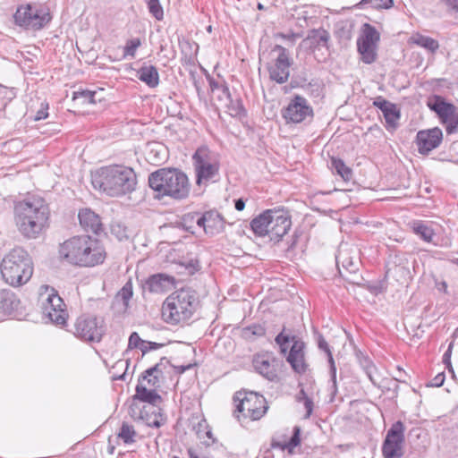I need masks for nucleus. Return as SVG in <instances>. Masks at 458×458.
<instances>
[{"instance_id": "nucleus-35", "label": "nucleus", "mask_w": 458, "mask_h": 458, "mask_svg": "<svg viewBox=\"0 0 458 458\" xmlns=\"http://www.w3.org/2000/svg\"><path fill=\"white\" fill-rule=\"evenodd\" d=\"M413 232L423 241L431 242L435 235L433 229L421 221H416L412 226Z\"/></svg>"}, {"instance_id": "nucleus-31", "label": "nucleus", "mask_w": 458, "mask_h": 458, "mask_svg": "<svg viewBox=\"0 0 458 458\" xmlns=\"http://www.w3.org/2000/svg\"><path fill=\"white\" fill-rule=\"evenodd\" d=\"M318 346L320 350L324 351L327 355L328 363H329V367H330L331 380H332L334 388H335L336 387V367H335V363L330 347L322 335H318Z\"/></svg>"}, {"instance_id": "nucleus-51", "label": "nucleus", "mask_w": 458, "mask_h": 458, "mask_svg": "<svg viewBox=\"0 0 458 458\" xmlns=\"http://www.w3.org/2000/svg\"><path fill=\"white\" fill-rule=\"evenodd\" d=\"M196 233L201 230L205 232L206 223L204 213L196 212Z\"/></svg>"}, {"instance_id": "nucleus-6", "label": "nucleus", "mask_w": 458, "mask_h": 458, "mask_svg": "<svg viewBox=\"0 0 458 458\" xmlns=\"http://www.w3.org/2000/svg\"><path fill=\"white\" fill-rule=\"evenodd\" d=\"M33 263L29 253L21 247L13 248L3 259L1 275L13 287L26 284L32 276Z\"/></svg>"}, {"instance_id": "nucleus-38", "label": "nucleus", "mask_w": 458, "mask_h": 458, "mask_svg": "<svg viewBox=\"0 0 458 458\" xmlns=\"http://www.w3.org/2000/svg\"><path fill=\"white\" fill-rule=\"evenodd\" d=\"M265 334V327L259 324H253L242 329V336L249 340L256 336H263Z\"/></svg>"}, {"instance_id": "nucleus-46", "label": "nucleus", "mask_w": 458, "mask_h": 458, "mask_svg": "<svg viewBox=\"0 0 458 458\" xmlns=\"http://www.w3.org/2000/svg\"><path fill=\"white\" fill-rule=\"evenodd\" d=\"M447 120V122L443 123L445 124L447 134L458 132V112H454Z\"/></svg>"}, {"instance_id": "nucleus-60", "label": "nucleus", "mask_w": 458, "mask_h": 458, "mask_svg": "<svg viewBox=\"0 0 458 458\" xmlns=\"http://www.w3.org/2000/svg\"><path fill=\"white\" fill-rule=\"evenodd\" d=\"M271 447L272 448H279L281 450H289V447L287 445V443H280V442H276V441H272L271 443Z\"/></svg>"}, {"instance_id": "nucleus-5", "label": "nucleus", "mask_w": 458, "mask_h": 458, "mask_svg": "<svg viewBox=\"0 0 458 458\" xmlns=\"http://www.w3.org/2000/svg\"><path fill=\"white\" fill-rule=\"evenodd\" d=\"M199 304V296L192 288H182L170 294L163 303L162 318L171 325L189 320Z\"/></svg>"}, {"instance_id": "nucleus-64", "label": "nucleus", "mask_w": 458, "mask_h": 458, "mask_svg": "<svg viewBox=\"0 0 458 458\" xmlns=\"http://www.w3.org/2000/svg\"><path fill=\"white\" fill-rule=\"evenodd\" d=\"M437 288H438L439 291H443L445 293H447V284L445 281L441 282L438 284Z\"/></svg>"}, {"instance_id": "nucleus-15", "label": "nucleus", "mask_w": 458, "mask_h": 458, "mask_svg": "<svg viewBox=\"0 0 458 458\" xmlns=\"http://www.w3.org/2000/svg\"><path fill=\"white\" fill-rule=\"evenodd\" d=\"M65 304L54 288L50 289L46 301L42 304V313L55 325H64L66 320Z\"/></svg>"}, {"instance_id": "nucleus-26", "label": "nucleus", "mask_w": 458, "mask_h": 458, "mask_svg": "<svg viewBox=\"0 0 458 458\" xmlns=\"http://www.w3.org/2000/svg\"><path fill=\"white\" fill-rule=\"evenodd\" d=\"M270 213H273L272 209H267L251 220L250 228L255 235L259 237L267 236Z\"/></svg>"}, {"instance_id": "nucleus-41", "label": "nucleus", "mask_w": 458, "mask_h": 458, "mask_svg": "<svg viewBox=\"0 0 458 458\" xmlns=\"http://www.w3.org/2000/svg\"><path fill=\"white\" fill-rule=\"evenodd\" d=\"M132 294V284L131 282H127L116 294V299L121 300L124 307L127 308Z\"/></svg>"}, {"instance_id": "nucleus-62", "label": "nucleus", "mask_w": 458, "mask_h": 458, "mask_svg": "<svg viewBox=\"0 0 458 458\" xmlns=\"http://www.w3.org/2000/svg\"><path fill=\"white\" fill-rule=\"evenodd\" d=\"M148 425L150 427H153V428H159V427H161L162 422L159 421L157 419H154L153 420L148 421Z\"/></svg>"}, {"instance_id": "nucleus-11", "label": "nucleus", "mask_w": 458, "mask_h": 458, "mask_svg": "<svg viewBox=\"0 0 458 458\" xmlns=\"http://www.w3.org/2000/svg\"><path fill=\"white\" fill-rule=\"evenodd\" d=\"M104 332V321L97 317L88 315L79 317L72 329L75 336L88 342H99Z\"/></svg>"}, {"instance_id": "nucleus-8", "label": "nucleus", "mask_w": 458, "mask_h": 458, "mask_svg": "<svg viewBox=\"0 0 458 458\" xmlns=\"http://www.w3.org/2000/svg\"><path fill=\"white\" fill-rule=\"evenodd\" d=\"M233 402L236 403V410L233 415L242 424L243 420H258L267 412L268 406L263 395L256 392L238 391L233 395Z\"/></svg>"}, {"instance_id": "nucleus-22", "label": "nucleus", "mask_w": 458, "mask_h": 458, "mask_svg": "<svg viewBox=\"0 0 458 458\" xmlns=\"http://www.w3.org/2000/svg\"><path fill=\"white\" fill-rule=\"evenodd\" d=\"M428 106L437 114L441 123L447 122V119L456 112V107L453 104L446 102L444 98L437 95L428 101Z\"/></svg>"}, {"instance_id": "nucleus-53", "label": "nucleus", "mask_w": 458, "mask_h": 458, "mask_svg": "<svg viewBox=\"0 0 458 458\" xmlns=\"http://www.w3.org/2000/svg\"><path fill=\"white\" fill-rule=\"evenodd\" d=\"M394 4V0H375L374 9H388Z\"/></svg>"}, {"instance_id": "nucleus-18", "label": "nucleus", "mask_w": 458, "mask_h": 458, "mask_svg": "<svg viewBox=\"0 0 458 458\" xmlns=\"http://www.w3.org/2000/svg\"><path fill=\"white\" fill-rule=\"evenodd\" d=\"M443 140V132L438 127L418 131L416 144L418 151L421 155H428L437 148Z\"/></svg>"}, {"instance_id": "nucleus-58", "label": "nucleus", "mask_w": 458, "mask_h": 458, "mask_svg": "<svg viewBox=\"0 0 458 458\" xmlns=\"http://www.w3.org/2000/svg\"><path fill=\"white\" fill-rule=\"evenodd\" d=\"M450 9L458 13V0H442Z\"/></svg>"}, {"instance_id": "nucleus-42", "label": "nucleus", "mask_w": 458, "mask_h": 458, "mask_svg": "<svg viewBox=\"0 0 458 458\" xmlns=\"http://www.w3.org/2000/svg\"><path fill=\"white\" fill-rule=\"evenodd\" d=\"M308 38L318 45L326 46L330 37L329 33L325 30H312Z\"/></svg>"}, {"instance_id": "nucleus-34", "label": "nucleus", "mask_w": 458, "mask_h": 458, "mask_svg": "<svg viewBox=\"0 0 458 458\" xmlns=\"http://www.w3.org/2000/svg\"><path fill=\"white\" fill-rule=\"evenodd\" d=\"M358 39L377 45L380 40V34L374 26L365 23L362 28V34Z\"/></svg>"}, {"instance_id": "nucleus-17", "label": "nucleus", "mask_w": 458, "mask_h": 458, "mask_svg": "<svg viewBox=\"0 0 458 458\" xmlns=\"http://www.w3.org/2000/svg\"><path fill=\"white\" fill-rule=\"evenodd\" d=\"M273 51H277L278 55L275 64L267 66L269 78L278 84H283L288 81L290 75L291 62L289 55L286 48L280 45H276Z\"/></svg>"}, {"instance_id": "nucleus-47", "label": "nucleus", "mask_w": 458, "mask_h": 458, "mask_svg": "<svg viewBox=\"0 0 458 458\" xmlns=\"http://www.w3.org/2000/svg\"><path fill=\"white\" fill-rule=\"evenodd\" d=\"M301 428L295 426L293 428V436L290 440L287 442V445L289 447V451L291 452L293 448L298 446L301 443Z\"/></svg>"}, {"instance_id": "nucleus-48", "label": "nucleus", "mask_w": 458, "mask_h": 458, "mask_svg": "<svg viewBox=\"0 0 458 458\" xmlns=\"http://www.w3.org/2000/svg\"><path fill=\"white\" fill-rule=\"evenodd\" d=\"M144 342L145 341H143L140 337L138 333L133 332V333H131V335L129 337L128 348L129 349H133V348H140V345H142V343H144Z\"/></svg>"}, {"instance_id": "nucleus-30", "label": "nucleus", "mask_w": 458, "mask_h": 458, "mask_svg": "<svg viewBox=\"0 0 458 458\" xmlns=\"http://www.w3.org/2000/svg\"><path fill=\"white\" fill-rule=\"evenodd\" d=\"M357 50L364 64H371L377 57V45L357 39Z\"/></svg>"}, {"instance_id": "nucleus-54", "label": "nucleus", "mask_w": 458, "mask_h": 458, "mask_svg": "<svg viewBox=\"0 0 458 458\" xmlns=\"http://www.w3.org/2000/svg\"><path fill=\"white\" fill-rule=\"evenodd\" d=\"M225 344H226V339L225 338H224V337L218 338V340L216 341V344L215 345V350H216V352L217 355H220L221 357L226 356L221 351V349L223 347H225Z\"/></svg>"}, {"instance_id": "nucleus-43", "label": "nucleus", "mask_w": 458, "mask_h": 458, "mask_svg": "<svg viewBox=\"0 0 458 458\" xmlns=\"http://www.w3.org/2000/svg\"><path fill=\"white\" fill-rule=\"evenodd\" d=\"M141 46V40L139 38H131L126 41L123 48V55L135 57L138 47Z\"/></svg>"}, {"instance_id": "nucleus-21", "label": "nucleus", "mask_w": 458, "mask_h": 458, "mask_svg": "<svg viewBox=\"0 0 458 458\" xmlns=\"http://www.w3.org/2000/svg\"><path fill=\"white\" fill-rule=\"evenodd\" d=\"M190 421L191 427L196 432L202 444L209 446L215 443L216 439L213 437L212 430L208 428V424L204 418L194 416Z\"/></svg>"}, {"instance_id": "nucleus-10", "label": "nucleus", "mask_w": 458, "mask_h": 458, "mask_svg": "<svg viewBox=\"0 0 458 458\" xmlns=\"http://www.w3.org/2000/svg\"><path fill=\"white\" fill-rule=\"evenodd\" d=\"M13 17L17 25L34 30L42 29L51 20L48 12L31 4L18 7Z\"/></svg>"}, {"instance_id": "nucleus-23", "label": "nucleus", "mask_w": 458, "mask_h": 458, "mask_svg": "<svg viewBox=\"0 0 458 458\" xmlns=\"http://www.w3.org/2000/svg\"><path fill=\"white\" fill-rule=\"evenodd\" d=\"M373 105L381 110L387 123L394 124L399 120L400 113L394 104L378 97L374 100Z\"/></svg>"}, {"instance_id": "nucleus-7", "label": "nucleus", "mask_w": 458, "mask_h": 458, "mask_svg": "<svg viewBox=\"0 0 458 458\" xmlns=\"http://www.w3.org/2000/svg\"><path fill=\"white\" fill-rule=\"evenodd\" d=\"M192 165L197 186H207L208 182L219 179V161L208 148L202 146L196 149L192 155Z\"/></svg>"}, {"instance_id": "nucleus-49", "label": "nucleus", "mask_w": 458, "mask_h": 458, "mask_svg": "<svg viewBox=\"0 0 458 458\" xmlns=\"http://www.w3.org/2000/svg\"><path fill=\"white\" fill-rule=\"evenodd\" d=\"M454 347V342H451L448 345L447 350L443 355V362L446 366V368L449 369V371L454 372L452 365H451V355H452V350Z\"/></svg>"}, {"instance_id": "nucleus-1", "label": "nucleus", "mask_w": 458, "mask_h": 458, "mask_svg": "<svg viewBox=\"0 0 458 458\" xmlns=\"http://www.w3.org/2000/svg\"><path fill=\"white\" fill-rule=\"evenodd\" d=\"M49 215L48 205L40 197H29L14 204L15 225L27 239L38 238L48 227Z\"/></svg>"}, {"instance_id": "nucleus-14", "label": "nucleus", "mask_w": 458, "mask_h": 458, "mask_svg": "<svg viewBox=\"0 0 458 458\" xmlns=\"http://www.w3.org/2000/svg\"><path fill=\"white\" fill-rule=\"evenodd\" d=\"M282 116L286 123H299L308 116H313V109L305 98L295 95L286 107L282 109Z\"/></svg>"}, {"instance_id": "nucleus-37", "label": "nucleus", "mask_w": 458, "mask_h": 458, "mask_svg": "<svg viewBox=\"0 0 458 458\" xmlns=\"http://www.w3.org/2000/svg\"><path fill=\"white\" fill-rule=\"evenodd\" d=\"M413 42L430 52H435L439 47L438 42L428 36L417 35V37L414 38Z\"/></svg>"}, {"instance_id": "nucleus-25", "label": "nucleus", "mask_w": 458, "mask_h": 458, "mask_svg": "<svg viewBox=\"0 0 458 458\" xmlns=\"http://www.w3.org/2000/svg\"><path fill=\"white\" fill-rule=\"evenodd\" d=\"M205 215V233L207 234L214 235L225 229V222L220 214L216 211L210 210L204 213Z\"/></svg>"}, {"instance_id": "nucleus-36", "label": "nucleus", "mask_w": 458, "mask_h": 458, "mask_svg": "<svg viewBox=\"0 0 458 458\" xmlns=\"http://www.w3.org/2000/svg\"><path fill=\"white\" fill-rule=\"evenodd\" d=\"M136 430L132 425H130L127 422H123L117 437L122 439L124 444L130 445L136 441Z\"/></svg>"}, {"instance_id": "nucleus-56", "label": "nucleus", "mask_w": 458, "mask_h": 458, "mask_svg": "<svg viewBox=\"0 0 458 458\" xmlns=\"http://www.w3.org/2000/svg\"><path fill=\"white\" fill-rule=\"evenodd\" d=\"M47 108L48 106L47 105H46V107H42L41 109H39L36 114L35 120L39 121L47 118L48 116Z\"/></svg>"}, {"instance_id": "nucleus-19", "label": "nucleus", "mask_w": 458, "mask_h": 458, "mask_svg": "<svg viewBox=\"0 0 458 458\" xmlns=\"http://www.w3.org/2000/svg\"><path fill=\"white\" fill-rule=\"evenodd\" d=\"M274 361L275 359L269 353H259L253 358V367L259 374L273 381L277 377Z\"/></svg>"}, {"instance_id": "nucleus-9", "label": "nucleus", "mask_w": 458, "mask_h": 458, "mask_svg": "<svg viewBox=\"0 0 458 458\" xmlns=\"http://www.w3.org/2000/svg\"><path fill=\"white\" fill-rule=\"evenodd\" d=\"M284 329L276 336V343L280 347L281 353L286 355V360L294 372L303 374L307 370L305 360V344L296 335H290L284 333Z\"/></svg>"}, {"instance_id": "nucleus-39", "label": "nucleus", "mask_w": 458, "mask_h": 458, "mask_svg": "<svg viewBox=\"0 0 458 458\" xmlns=\"http://www.w3.org/2000/svg\"><path fill=\"white\" fill-rule=\"evenodd\" d=\"M196 212L187 213L182 217V226L189 233H196Z\"/></svg>"}, {"instance_id": "nucleus-16", "label": "nucleus", "mask_w": 458, "mask_h": 458, "mask_svg": "<svg viewBox=\"0 0 458 458\" xmlns=\"http://www.w3.org/2000/svg\"><path fill=\"white\" fill-rule=\"evenodd\" d=\"M269 216L268 234L270 241L278 242L287 233L292 226L289 212L284 209H272Z\"/></svg>"}, {"instance_id": "nucleus-55", "label": "nucleus", "mask_w": 458, "mask_h": 458, "mask_svg": "<svg viewBox=\"0 0 458 458\" xmlns=\"http://www.w3.org/2000/svg\"><path fill=\"white\" fill-rule=\"evenodd\" d=\"M304 406L306 409V416L305 417L309 418L311 415L312 410H313V402L310 397H305Z\"/></svg>"}, {"instance_id": "nucleus-45", "label": "nucleus", "mask_w": 458, "mask_h": 458, "mask_svg": "<svg viewBox=\"0 0 458 458\" xmlns=\"http://www.w3.org/2000/svg\"><path fill=\"white\" fill-rule=\"evenodd\" d=\"M95 95H96V91H91V90L76 91L73 94V99L74 100L81 99L83 104H85V103L93 104V103H95V99H94Z\"/></svg>"}, {"instance_id": "nucleus-33", "label": "nucleus", "mask_w": 458, "mask_h": 458, "mask_svg": "<svg viewBox=\"0 0 458 458\" xmlns=\"http://www.w3.org/2000/svg\"><path fill=\"white\" fill-rule=\"evenodd\" d=\"M357 358L359 360L360 365L365 371L369 380L372 382L374 386H377V379L376 377L377 369L373 362L368 356L363 355L361 352L357 354Z\"/></svg>"}, {"instance_id": "nucleus-29", "label": "nucleus", "mask_w": 458, "mask_h": 458, "mask_svg": "<svg viewBox=\"0 0 458 458\" xmlns=\"http://www.w3.org/2000/svg\"><path fill=\"white\" fill-rule=\"evenodd\" d=\"M172 282V278L165 274H157L148 277L146 287L152 293L165 292Z\"/></svg>"}, {"instance_id": "nucleus-27", "label": "nucleus", "mask_w": 458, "mask_h": 458, "mask_svg": "<svg viewBox=\"0 0 458 458\" xmlns=\"http://www.w3.org/2000/svg\"><path fill=\"white\" fill-rule=\"evenodd\" d=\"M136 394L133 395V401L139 400L140 402L148 403L156 405L161 401V396L155 389H148L147 385L140 381L136 386Z\"/></svg>"}, {"instance_id": "nucleus-44", "label": "nucleus", "mask_w": 458, "mask_h": 458, "mask_svg": "<svg viewBox=\"0 0 458 458\" xmlns=\"http://www.w3.org/2000/svg\"><path fill=\"white\" fill-rule=\"evenodd\" d=\"M231 116L237 117L242 123H245L247 112L240 99L234 105H231Z\"/></svg>"}, {"instance_id": "nucleus-57", "label": "nucleus", "mask_w": 458, "mask_h": 458, "mask_svg": "<svg viewBox=\"0 0 458 458\" xmlns=\"http://www.w3.org/2000/svg\"><path fill=\"white\" fill-rule=\"evenodd\" d=\"M233 203H234V208L237 211H242L245 208L246 199H244L243 198H239L237 199H234Z\"/></svg>"}, {"instance_id": "nucleus-32", "label": "nucleus", "mask_w": 458, "mask_h": 458, "mask_svg": "<svg viewBox=\"0 0 458 458\" xmlns=\"http://www.w3.org/2000/svg\"><path fill=\"white\" fill-rule=\"evenodd\" d=\"M330 168L333 173L340 175L345 182H349L352 178V170L341 158L332 157L330 159Z\"/></svg>"}, {"instance_id": "nucleus-61", "label": "nucleus", "mask_w": 458, "mask_h": 458, "mask_svg": "<svg viewBox=\"0 0 458 458\" xmlns=\"http://www.w3.org/2000/svg\"><path fill=\"white\" fill-rule=\"evenodd\" d=\"M297 240H298V234L297 233L295 232L293 235V239H292V242L291 243L289 244L288 248L286 249V251H292L295 246H296V243H297Z\"/></svg>"}, {"instance_id": "nucleus-59", "label": "nucleus", "mask_w": 458, "mask_h": 458, "mask_svg": "<svg viewBox=\"0 0 458 458\" xmlns=\"http://www.w3.org/2000/svg\"><path fill=\"white\" fill-rule=\"evenodd\" d=\"M194 365L193 364H188V365H182V366H174L175 372L178 374H182L186 370L191 369Z\"/></svg>"}, {"instance_id": "nucleus-20", "label": "nucleus", "mask_w": 458, "mask_h": 458, "mask_svg": "<svg viewBox=\"0 0 458 458\" xmlns=\"http://www.w3.org/2000/svg\"><path fill=\"white\" fill-rule=\"evenodd\" d=\"M80 225L87 233L98 234L102 229L100 217L89 208H83L78 214Z\"/></svg>"}, {"instance_id": "nucleus-28", "label": "nucleus", "mask_w": 458, "mask_h": 458, "mask_svg": "<svg viewBox=\"0 0 458 458\" xmlns=\"http://www.w3.org/2000/svg\"><path fill=\"white\" fill-rule=\"evenodd\" d=\"M137 76L140 81L151 89L157 87L159 84V73L153 65H143L138 70Z\"/></svg>"}, {"instance_id": "nucleus-50", "label": "nucleus", "mask_w": 458, "mask_h": 458, "mask_svg": "<svg viewBox=\"0 0 458 458\" xmlns=\"http://www.w3.org/2000/svg\"><path fill=\"white\" fill-rule=\"evenodd\" d=\"M163 345H164L163 344H157L155 342L145 341L144 343H142V345H140V351L142 352L143 354H145L148 352L152 351V350H157V349L162 347Z\"/></svg>"}, {"instance_id": "nucleus-24", "label": "nucleus", "mask_w": 458, "mask_h": 458, "mask_svg": "<svg viewBox=\"0 0 458 458\" xmlns=\"http://www.w3.org/2000/svg\"><path fill=\"white\" fill-rule=\"evenodd\" d=\"M165 360L166 363L169 361L164 357L160 360L158 363L155 366L146 369L139 378V382L141 381L143 384L147 385L149 387H157L159 386L160 381L159 378L163 374L161 369V366L163 365V361Z\"/></svg>"}, {"instance_id": "nucleus-12", "label": "nucleus", "mask_w": 458, "mask_h": 458, "mask_svg": "<svg viewBox=\"0 0 458 458\" xmlns=\"http://www.w3.org/2000/svg\"><path fill=\"white\" fill-rule=\"evenodd\" d=\"M404 432L405 427L401 420L392 424L382 445L384 458H402L403 456Z\"/></svg>"}, {"instance_id": "nucleus-63", "label": "nucleus", "mask_w": 458, "mask_h": 458, "mask_svg": "<svg viewBox=\"0 0 458 458\" xmlns=\"http://www.w3.org/2000/svg\"><path fill=\"white\" fill-rule=\"evenodd\" d=\"M370 4L371 7L373 8L374 7V4H375V0H360V2L358 4V5L360 7H363V6H365L366 4Z\"/></svg>"}, {"instance_id": "nucleus-4", "label": "nucleus", "mask_w": 458, "mask_h": 458, "mask_svg": "<svg viewBox=\"0 0 458 458\" xmlns=\"http://www.w3.org/2000/svg\"><path fill=\"white\" fill-rule=\"evenodd\" d=\"M149 187L157 193L158 199L170 197L182 200L189 197L191 184L186 174L177 168H161L148 176Z\"/></svg>"}, {"instance_id": "nucleus-13", "label": "nucleus", "mask_w": 458, "mask_h": 458, "mask_svg": "<svg viewBox=\"0 0 458 458\" xmlns=\"http://www.w3.org/2000/svg\"><path fill=\"white\" fill-rule=\"evenodd\" d=\"M335 262L340 276L353 284H360L363 279L359 274L360 261L353 259L347 250L340 248L335 256Z\"/></svg>"}, {"instance_id": "nucleus-3", "label": "nucleus", "mask_w": 458, "mask_h": 458, "mask_svg": "<svg viewBox=\"0 0 458 458\" xmlns=\"http://www.w3.org/2000/svg\"><path fill=\"white\" fill-rule=\"evenodd\" d=\"M91 182L95 189L114 197L134 191L137 178L131 168L115 165L97 170L91 175Z\"/></svg>"}, {"instance_id": "nucleus-2", "label": "nucleus", "mask_w": 458, "mask_h": 458, "mask_svg": "<svg viewBox=\"0 0 458 458\" xmlns=\"http://www.w3.org/2000/svg\"><path fill=\"white\" fill-rule=\"evenodd\" d=\"M61 259L79 267L102 264L106 253L99 241L89 236H75L60 245Z\"/></svg>"}, {"instance_id": "nucleus-40", "label": "nucleus", "mask_w": 458, "mask_h": 458, "mask_svg": "<svg viewBox=\"0 0 458 458\" xmlns=\"http://www.w3.org/2000/svg\"><path fill=\"white\" fill-rule=\"evenodd\" d=\"M147 5L149 13L157 21L164 19V9L159 0H148Z\"/></svg>"}, {"instance_id": "nucleus-52", "label": "nucleus", "mask_w": 458, "mask_h": 458, "mask_svg": "<svg viewBox=\"0 0 458 458\" xmlns=\"http://www.w3.org/2000/svg\"><path fill=\"white\" fill-rule=\"evenodd\" d=\"M445 382V374L444 373H438L434 378L431 379L429 384H428V386H441Z\"/></svg>"}]
</instances>
